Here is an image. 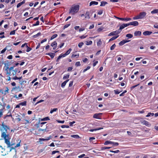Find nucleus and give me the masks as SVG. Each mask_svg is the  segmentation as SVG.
<instances>
[{
  "label": "nucleus",
  "instance_id": "24",
  "mask_svg": "<svg viewBox=\"0 0 158 158\" xmlns=\"http://www.w3.org/2000/svg\"><path fill=\"white\" fill-rule=\"evenodd\" d=\"M50 139V137H48L47 139H44V138H40L39 140L40 141H44L48 140Z\"/></svg>",
  "mask_w": 158,
  "mask_h": 158
},
{
  "label": "nucleus",
  "instance_id": "47",
  "mask_svg": "<svg viewBox=\"0 0 158 158\" xmlns=\"http://www.w3.org/2000/svg\"><path fill=\"white\" fill-rule=\"evenodd\" d=\"M15 30H14L11 31L10 33V35H15Z\"/></svg>",
  "mask_w": 158,
  "mask_h": 158
},
{
  "label": "nucleus",
  "instance_id": "39",
  "mask_svg": "<svg viewBox=\"0 0 158 158\" xmlns=\"http://www.w3.org/2000/svg\"><path fill=\"white\" fill-rule=\"evenodd\" d=\"M104 28V27H100V28H98L97 30V31H98V32H100L102 30H103Z\"/></svg>",
  "mask_w": 158,
  "mask_h": 158
},
{
  "label": "nucleus",
  "instance_id": "14",
  "mask_svg": "<svg viewBox=\"0 0 158 158\" xmlns=\"http://www.w3.org/2000/svg\"><path fill=\"white\" fill-rule=\"evenodd\" d=\"M152 33V31H145L143 33V34L144 35H150Z\"/></svg>",
  "mask_w": 158,
  "mask_h": 158
},
{
  "label": "nucleus",
  "instance_id": "19",
  "mask_svg": "<svg viewBox=\"0 0 158 158\" xmlns=\"http://www.w3.org/2000/svg\"><path fill=\"white\" fill-rule=\"evenodd\" d=\"M98 4V2H96V1H91L89 3V6H91L92 5H97Z\"/></svg>",
  "mask_w": 158,
  "mask_h": 158
},
{
  "label": "nucleus",
  "instance_id": "2",
  "mask_svg": "<svg viewBox=\"0 0 158 158\" xmlns=\"http://www.w3.org/2000/svg\"><path fill=\"white\" fill-rule=\"evenodd\" d=\"M15 67V66L11 67L10 68L7 67L6 70V74H8L9 76H11L12 77V79L13 80H20L22 78V76L18 77L16 76L17 73H20V71L18 68H15L14 69V68Z\"/></svg>",
  "mask_w": 158,
  "mask_h": 158
},
{
  "label": "nucleus",
  "instance_id": "29",
  "mask_svg": "<svg viewBox=\"0 0 158 158\" xmlns=\"http://www.w3.org/2000/svg\"><path fill=\"white\" fill-rule=\"evenodd\" d=\"M126 36L128 38L130 39L133 37V35L131 34H128L126 35Z\"/></svg>",
  "mask_w": 158,
  "mask_h": 158
},
{
  "label": "nucleus",
  "instance_id": "37",
  "mask_svg": "<svg viewBox=\"0 0 158 158\" xmlns=\"http://www.w3.org/2000/svg\"><path fill=\"white\" fill-rule=\"evenodd\" d=\"M46 123V122H42V123H38V124H37V127L38 128V127H39L40 126L39 125L40 124V125H41L40 126H41V127H42V124H44Z\"/></svg>",
  "mask_w": 158,
  "mask_h": 158
},
{
  "label": "nucleus",
  "instance_id": "33",
  "mask_svg": "<svg viewBox=\"0 0 158 158\" xmlns=\"http://www.w3.org/2000/svg\"><path fill=\"white\" fill-rule=\"evenodd\" d=\"M57 110H58V109L56 108H54L53 109H51V110H50V113H51V114H52L53 112H55V111H57Z\"/></svg>",
  "mask_w": 158,
  "mask_h": 158
},
{
  "label": "nucleus",
  "instance_id": "64",
  "mask_svg": "<svg viewBox=\"0 0 158 158\" xmlns=\"http://www.w3.org/2000/svg\"><path fill=\"white\" fill-rule=\"evenodd\" d=\"M7 58L9 59H11L12 58V55H9Z\"/></svg>",
  "mask_w": 158,
  "mask_h": 158
},
{
  "label": "nucleus",
  "instance_id": "20",
  "mask_svg": "<svg viewBox=\"0 0 158 158\" xmlns=\"http://www.w3.org/2000/svg\"><path fill=\"white\" fill-rule=\"evenodd\" d=\"M103 128L102 127H99L96 129H90L89 130L90 131L93 132L94 131H96L98 130H99L101 129H103Z\"/></svg>",
  "mask_w": 158,
  "mask_h": 158
},
{
  "label": "nucleus",
  "instance_id": "4",
  "mask_svg": "<svg viewBox=\"0 0 158 158\" xmlns=\"http://www.w3.org/2000/svg\"><path fill=\"white\" fill-rule=\"evenodd\" d=\"M121 32V31H119V30H118L115 31H114L111 32L108 35L109 36H110L111 35H118Z\"/></svg>",
  "mask_w": 158,
  "mask_h": 158
},
{
  "label": "nucleus",
  "instance_id": "38",
  "mask_svg": "<svg viewBox=\"0 0 158 158\" xmlns=\"http://www.w3.org/2000/svg\"><path fill=\"white\" fill-rule=\"evenodd\" d=\"M50 119L48 117H47L45 118H42L41 119V121H46L48 120H49Z\"/></svg>",
  "mask_w": 158,
  "mask_h": 158
},
{
  "label": "nucleus",
  "instance_id": "49",
  "mask_svg": "<svg viewBox=\"0 0 158 158\" xmlns=\"http://www.w3.org/2000/svg\"><path fill=\"white\" fill-rule=\"evenodd\" d=\"M76 66H80V62L79 61L77 62L75 64Z\"/></svg>",
  "mask_w": 158,
  "mask_h": 158
},
{
  "label": "nucleus",
  "instance_id": "1",
  "mask_svg": "<svg viewBox=\"0 0 158 158\" xmlns=\"http://www.w3.org/2000/svg\"><path fill=\"white\" fill-rule=\"evenodd\" d=\"M2 127H0V131L2 132L1 137L5 139V143L7 145V147H10L12 145L10 143V138L8 133V131H10V127L6 125L4 122L2 123Z\"/></svg>",
  "mask_w": 158,
  "mask_h": 158
},
{
  "label": "nucleus",
  "instance_id": "31",
  "mask_svg": "<svg viewBox=\"0 0 158 158\" xmlns=\"http://www.w3.org/2000/svg\"><path fill=\"white\" fill-rule=\"evenodd\" d=\"M152 14H156L158 13V9H154L151 12Z\"/></svg>",
  "mask_w": 158,
  "mask_h": 158
},
{
  "label": "nucleus",
  "instance_id": "18",
  "mask_svg": "<svg viewBox=\"0 0 158 158\" xmlns=\"http://www.w3.org/2000/svg\"><path fill=\"white\" fill-rule=\"evenodd\" d=\"M69 54V49L68 50L66 53L64 54H63V53L61 54L62 56L63 57H65L67 55H68Z\"/></svg>",
  "mask_w": 158,
  "mask_h": 158
},
{
  "label": "nucleus",
  "instance_id": "43",
  "mask_svg": "<svg viewBox=\"0 0 158 158\" xmlns=\"http://www.w3.org/2000/svg\"><path fill=\"white\" fill-rule=\"evenodd\" d=\"M79 56V55H76V54H73L72 55L71 57L72 58L73 57H75L76 58H77Z\"/></svg>",
  "mask_w": 158,
  "mask_h": 158
},
{
  "label": "nucleus",
  "instance_id": "59",
  "mask_svg": "<svg viewBox=\"0 0 158 158\" xmlns=\"http://www.w3.org/2000/svg\"><path fill=\"white\" fill-rule=\"evenodd\" d=\"M124 27H127L130 25L129 23H123Z\"/></svg>",
  "mask_w": 158,
  "mask_h": 158
},
{
  "label": "nucleus",
  "instance_id": "48",
  "mask_svg": "<svg viewBox=\"0 0 158 158\" xmlns=\"http://www.w3.org/2000/svg\"><path fill=\"white\" fill-rule=\"evenodd\" d=\"M110 152H113V153H118L119 152V150H117L115 151L110 150Z\"/></svg>",
  "mask_w": 158,
  "mask_h": 158
},
{
  "label": "nucleus",
  "instance_id": "56",
  "mask_svg": "<svg viewBox=\"0 0 158 158\" xmlns=\"http://www.w3.org/2000/svg\"><path fill=\"white\" fill-rule=\"evenodd\" d=\"M75 123V121H73L72 122H70V126H73V125Z\"/></svg>",
  "mask_w": 158,
  "mask_h": 158
},
{
  "label": "nucleus",
  "instance_id": "40",
  "mask_svg": "<svg viewBox=\"0 0 158 158\" xmlns=\"http://www.w3.org/2000/svg\"><path fill=\"white\" fill-rule=\"evenodd\" d=\"M102 44V42L101 40V39H100L99 41L97 42V44L98 46H100Z\"/></svg>",
  "mask_w": 158,
  "mask_h": 158
},
{
  "label": "nucleus",
  "instance_id": "15",
  "mask_svg": "<svg viewBox=\"0 0 158 158\" xmlns=\"http://www.w3.org/2000/svg\"><path fill=\"white\" fill-rule=\"evenodd\" d=\"M141 35V32L140 31H136L134 32V35L135 36H140Z\"/></svg>",
  "mask_w": 158,
  "mask_h": 158
},
{
  "label": "nucleus",
  "instance_id": "11",
  "mask_svg": "<svg viewBox=\"0 0 158 158\" xmlns=\"http://www.w3.org/2000/svg\"><path fill=\"white\" fill-rule=\"evenodd\" d=\"M116 18L118 19L123 20V21H130L131 20V19L130 18H121L119 17H115Z\"/></svg>",
  "mask_w": 158,
  "mask_h": 158
},
{
  "label": "nucleus",
  "instance_id": "12",
  "mask_svg": "<svg viewBox=\"0 0 158 158\" xmlns=\"http://www.w3.org/2000/svg\"><path fill=\"white\" fill-rule=\"evenodd\" d=\"M130 40H123L119 43V45L120 46H122L125 43L129 42Z\"/></svg>",
  "mask_w": 158,
  "mask_h": 158
},
{
  "label": "nucleus",
  "instance_id": "55",
  "mask_svg": "<svg viewBox=\"0 0 158 158\" xmlns=\"http://www.w3.org/2000/svg\"><path fill=\"white\" fill-rule=\"evenodd\" d=\"M39 24V22L38 21H37L36 22V23L35 24H34L33 25V26H36L38 25Z\"/></svg>",
  "mask_w": 158,
  "mask_h": 158
},
{
  "label": "nucleus",
  "instance_id": "5",
  "mask_svg": "<svg viewBox=\"0 0 158 158\" xmlns=\"http://www.w3.org/2000/svg\"><path fill=\"white\" fill-rule=\"evenodd\" d=\"M52 127L53 125L52 123L47 124L46 127L47 131L51 130Z\"/></svg>",
  "mask_w": 158,
  "mask_h": 158
},
{
  "label": "nucleus",
  "instance_id": "32",
  "mask_svg": "<svg viewBox=\"0 0 158 158\" xmlns=\"http://www.w3.org/2000/svg\"><path fill=\"white\" fill-rule=\"evenodd\" d=\"M58 36V35L57 34H55L53 35L52 37H51L50 38V40H52L53 39H54V38Z\"/></svg>",
  "mask_w": 158,
  "mask_h": 158
},
{
  "label": "nucleus",
  "instance_id": "3",
  "mask_svg": "<svg viewBox=\"0 0 158 158\" xmlns=\"http://www.w3.org/2000/svg\"><path fill=\"white\" fill-rule=\"evenodd\" d=\"M79 7L80 6L78 5H73L70 10V13L74 15L75 13L78 12L79 10Z\"/></svg>",
  "mask_w": 158,
  "mask_h": 158
},
{
  "label": "nucleus",
  "instance_id": "63",
  "mask_svg": "<svg viewBox=\"0 0 158 158\" xmlns=\"http://www.w3.org/2000/svg\"><path fill=\"white\" fill-rule=\"evenodd\" d=\"M69 26V24L65 25L63 29H64L65 28L68 27Z\"/></svg>",
  "mask_w": 158,
  "mask_h": 158
},
{
  "label": "nucleus",
  "instance_id": "46",
  "mask_svg": "<svg viewBox=\"0 0 158 158\" xmlns=\"http://www.w3.org/2000/svg\"><path fill=\"white\" fill-rule=\"evenodd\" d=\"M83 44H84V43H83V42H81V43H80L78 44V46L79 48H81Z\"/></svg>",
  "mask_w": 158,
  "mask_h": 158
},
{
  "label": "nucleus",
  "instance_id": "26",
  "mask_svg": "<svg viewBox=\"0 0 158 158\" xmlns=\"http://www.w3.org/2000/svg\"><path fill=\"white\" fill-rule=\"evenodd\" d=\"M41 35V32H39L37 34L33 35V38H36L38 36H39Z\"/></svg>",
  "mask_w": 158,
  "mask_h": 158
},
{
  "label": "nucleus",
  "instance_id": "51",
  "mask_svg": "<svg viewBox=\"0 0 158 158\" xmlns=\"http://www.w3.org/2000/svg\"><path fill=\"white\" fill-rule=\"evenodd\" d=\"M140 19L139 17V15H137L135 17H134L133 18V19L134 20L137 19Z\"/></svg>",
  "mask_w": 158,
  "mask_h": 158
},
{
  "label": "nucleus",
  "instance_id": "25",
  "mask_svg": "<svg viewBox=\"0 0 158 158\" xmlns=\"http://www.w3.org/2000/svg\"><path fill=\"white\" fill-rule=\"evenodd\" d=\"M69 80H67L63 82L61 85V87L63 88L65 86L67 82L69 81Z\"/></svg>",
  "mask_w": 158,
  "mask_h": 158
},
{
  "label": "nucleus",
  "instance_id": "16",
  "mask_svg": "<svg viewBox=\"0 0 158 158\" xmlns=\"http://www.w3.org/2000/svg\"><path fill=\"white\" fill-rule=\"evenodd\" d=\"M90 13L89 11H87L85 14V18L86 19H89L90 18L89 17Z\"/></svg>",
  "mask_w": 158,
  "mask_h": 158
},
{
  "label": "nucleus",
  "instance_id": "13",
  "mask_svg": "<svg viewBox=\"0 0 158 158\" xmlns=\"http://www.w3.org/2000/svg\"><path fill=\"white\" fill-rule=\"evenodd\" d=\"M130 25H133L134 26H137L138 25L139 23L137 21H134L129 23Z\"/></svg>",
  "mask_w": 158,
  "mask_h": 158
},
{
  "label": "nucleus",
  "instance_id": "52",
  "mask_svg": "<svg viewBox=\"0 0 158 158\" xmlns=\"http://www.w3.org/2000/svg\"><path fill=\"white\" fill-rule=\"evenodd\" d=\"M69 77V75L68 74L67 75H66L65 76H64L63 77V79H65L67 78H68Z\"/></svg>",
  "mask_w": 158,
  "mask_h": 158
},
{
  "label": "nucleus",
  "instance_id": "8",
  "mask_svg": "<svg viewBox=\"0 0 158 158\" xmlns=\"http://www.w3.org/2000/svg\"><path fill=\"white\" fill-rule=\"evenodd\" d=\"M141 123L145 125L148 127H150L151 125V124H149V123L148 122L145 120L141 121Z\"/></svg>",
  "mask_w": 158,
  "mask_h": 158
},
{
  "label": "nucleus",
  "instance_id": "35",
  "mask_svg": "<svg viewBox=\"0 0 158 158\" xmlns=\"http://www.w3.org/2000/svg\"><path fill=\"white\" fill-rule=\"evenodd\" d=\"M112 147H101V149L102 150H104L107 149H110Z\"/></svg>",
  "mask_w": 158,
  "mask_h": 158
},
{
  "label": "nucleus",
  "instance_id": "9",
  "mask_svg": "<svg viewBox=\"0 0 158 158\" xmlns=\"http://www.w3.org/2000/svg\"><path fill=\"white\" fill-rule=\"evenodd\" d=\"M102 114V113L95 114L94 115L93 117L95 118L100 119V116Z\"/></svg>",
  "mask_w": 158,
  "mask_h": 158
},
{
  "label": "nucleus",
  "instance_id": "7",
  "mask_svg": "<svg viewBox=\"0 0 158 158\" xmlns=\"http://www.w3.org/2000/svg\"><path fill=\"white\" fill-rule=\"evenodd\" d=\"M57 52H58V51H56L55 52V53H53V52L48 53H46L45 54L46 55H48L50 57L51 59H53L55 56V53H56Z\"/></svg>",
  "mask_w": 158,
  "mask_h": 158
},
{
  "label": "nucleus",
  "instance_id": "58",
  "mask_svg": "<svg viewBox=\"0 0 158 158\" xmlns=\"http://www.w3.org/2000/svg\"><path fill=\"white\" fill-rule=\"evenodd\" d=\"M44 100H40L39 101L37 102L35 104V105H37V104H38V103H41V102H43L44 101Z\"/></svg>",
  "mask_w": 158,
  "mask_h": 158
},
{
  "label": "nucleus",
  "instance_id": "45",
  "mask_svg": "<svg viewBox=\"0 0 158 158\" xmlns=\"http://www.w3.org/2000/svg\"><path fill=\"white\" fill-rule=\"evenodd\" d=\"M125 27H124V26H123V24H122V25H121L120 26V27H119V31H121Z\"/></svg>",
  "mask_w": 158,
  "mask_h": 158
},
{
  "label": "nucleus",
  "instance_id": "10",
  "mask_svg": "<svg viewBox=\"0 0 158 158\" xmlns=\"http://www.w3.org/2000/svg\"><path fill=\"white\" fill-rule=\"evenodd\" d=\"M51 46L53 48V49H55L57 46V43L56 41H54L51 44Z\"/></svg>",
  "mask_w": 158,
  "mask_h": 158
},
{
  "label": "nucleus",
  "instance_id": "34",
  "mask_svg": "<svg viewBox=\"0 0 158 158\" xmlns=\"http://www.w3.org/2000/svg\"><path fill=\"white\" fill-rule=\"evenodd\" d=\"M112 143V142L110 141H106L104 144L105 145H107L108 144H111Z\"/></svg>",
  "mask_w": 158,
  "mask_h": 158
},
{
  "label": "nucleus",
  "instance_id": "57",
  "mask_svg": "<svg viewBox=\"0 0 158 158\" xmlns=\"http://www.w3.org/2000/svg\"><path fill=\"white\" fill-rule=\"evenodd\" d=\"M21 140L20 141V142H19L15 146V148H16L20 146V143L21 142Z\"/></svg>",
  "mask_w": 158,
  "mask_h": 158
},
{
  "label": "nucleus",
  "instance_id": "41",
  "mask_svg": "<svg viewBox=\"0 0 158 158\" xmlns=\"http://www.w3.org/2000/svg\"><path fill=\"white\" fill-rule=\"evenodd\" d=\"M63 57L62 56L61 54H60L58 57L57 60H56V61L57 62H59V60L62 58Z\"/></svg>",
  "mask_w": 158,
  "mask_h": 158
},
{
  "label": "nucleus",
  "instance_id": "42",
  "mask_svg": "<svg viewBox=\"0 0 158 158\" xmlns=\"http://www.w3.org/2000/svg\"><path fill=\"white\" fill-rule=\"evenodd\" d=\"M18 115L19 116V117L17 118H16V119L19 122L21 120V117L18 114Z\"/></svg>",
  "mask_w": 158,
  "mask_h": 158
},
{
  "label": "nucleus",
  "instance_id": "6",
  "mask_svg": "<svg viewBox=\"0 0 158 158\" xmlns=\"http://www.w3.org/2000/svg\"><path fill=\"white\" fill-rule=\"evenodd\" d=\"M146 15V13L145 12H140L139 15V17L140 19H142L144 18V17Z\"/></svg>",
  "mask_w": 158,
  "mask_h": 158
},
{
  "label": "nucleus",
  "instance_id": "17",
  "mask_svg": "<svg viewBox=\"0 0 158 158\" xmlns=\"http://www.w3.org/2000/svg\"><path fill=\"white\" fill-rule=\"evenodd\" d=\"M25 0H23V1L22 2L19 3L17 5V8L19 7L20 6H21L23 4H24L25 2Z\"/></svg>",
  "mask_w": 158,
  "mask_h": 158
},
{
  "label": "nucleus",
  "instance_id": "53",
  "mask_svg": "<svg viewBox=\"0 0 158 158\" xmlns=\"http://www.w3.org/2000/svg\"><path fill=\"white\" fill-rule=\"evenodd\" d=\"M92 42L91 41H90L89 42L88 41H86V44L87 45H89L92 44Z\"/></svg>",
  "mask_w": 158,
  "mask_h": 158
},
{
  "label": "nucleus",
  "instance_id": "22",
  "mask_svg": "<svg viewBox=\"0 0 158 158\" xmlns=\"http://www.w3.org/2000/svg\"><path fill=\"white\" fill-rule=\"evenodd\" d=\"M9 113H10V114H7L6 115V116H5L4 117V118L5 119L7 117H12V114L11 113V110H9L8 111V112L7 113V114H8Z\"/></svg>",
  "mask_w": 158,
  "mask_h": 158
},
{
  "label": "nucleus",
  "instance_id": "60",
  "mask_svg": "<svg viewBox=\"0 0 158 158\" xmlns=\"http://www.w3.org/2000/svg\"><path fill=\"white\" fill-rule=\"evenodd\" d=\"M139 85V84L135 85L133 86H131V90H132L133 89L135 88V87H137V86H138Z\"/></svg>",
  "mask_w": 158,
  "mask_h": 158
},
{
  "label": "nucleus",
  "instance_id": "30",
  "mask_svg": "<svg viewBox=\"0 0 158 158\" xmlns=\"http://www.w3.org/2000/svg\"><path fill=\"white\" fill-rule=\"evenodd\" d=\"M27 44V45L26 46V47L27 48V49L26 50V52H28L32 50V48H31L28 47Z\"/></svg>",
  "mask_w": 158,
  "mask_h": 158
},
{
  "label": "nucleus",
  "instance_id": "28",
  "mask_svg": "<svg viewBox=\"0 0 158 158\" xmlns=\"http://www.w3.org/2000/svg\"><path fill=\"white\" fill-rule=\"evenodd\" d=\"M119 36L118 35L117 36H114L111 38V39H110L109 41V42H110V41H112L113 40H115V39H117L118 37Z\"/></svg>",
  "mask_w": 158,
  "mask_h": 158
},
{
  "label": "nucleus",
  "instance_id": "54",
  "mask_svg": "<svg viewBox=\"0 0 158 158\" xmlns=\"http://www.w3.org/2000/svg\"><path fill=\"white\" fill-rule=\"evenodd\" d=\"M114 93L115 94H119L120 92H119L118 89L114 90Z\"/></svg>",
  "mask_w": 158,
  "mask_h": 158
},
{
  "label": "nucleus",
  "instance_id": "23",
  "mask_svg": "<svg viewBox=\"0 0 158 158\" xmlns=\"http://www.w3.org/2000/svg\"><path fill=\"white\" fill-rule=\"evenodd\" d=\"M72 137L76 139H78L80 138V136L77 135H70Z\"/></svg>",
  "mask_w": 158,
  "mask_h": 158
},
{
  "label": "nucleus",
  "instance_id": "44",
  "mask_svg": "<svg viewBox=\"0 0 158 158\" xmlns=\"http://www.w3.org/2000/svg\"><path fill=\"white\" fill-rule=\"evenodd\" d=\"M6 50H7V48H6V47L1 51V53H2V54L4 53Z\"/></svg>",
  "mask_w": 158,
  "mask_h": 158
},
{
  "label": "nucleus",
  "instance_id": "62",
  "mask_svg": "<svg viewBox=\"0 0 158 158\" xmlns=\"http://www.w3.org/2000/svg\"><path fill=\"white\" fill-rule=\"evenodd\" d=\"M102 13H103V10H100L98 12V14L99 15H101L102 14Z\"/></svg>",
  "mask_w": 158,
  "mask_h": 158
},
{
  "label": "nucleus",
  "instance_id": "61",
  "mask_svg": "<svg viewBox=\"0 0 158 158\" xmlns=\"http://www.w3.org/2000/svg\"><path fill=\"white\" fill-rule=\"evenodd\" d=\"M47 39H44V40H42L41 42H40V44H42L43 43L45 42H46L47 41Z\"/></svg>",
  "mask_w": 158,
  "mask_h": 158
},
{
  "label": "nucleus",
  "instance_id": "27",
  "mask_svg": "<svg viewBox=\"0 0 158 158\" xmlns=\"http://www.w3.org/2000/svg\"><path fill=\"white\" fill-rule=\"evenodd\" d=\"M27 101H24L22 102H20L19 105L22 106H26L27 105Z\"/></svg>",
  "mask_w": 158,
  "mask_h": 158
},
{
  "label": "nucleus",
  "instance_id": "50",
  "mask_svg": "<svg viewBox=\"0 0 158 158\" xmlns=\"http://www.w3.org/2000/svg\"><path fill=\"white\" fill-rule=\"evenodd\" d=\"M59 152H60V151H54L52 152V155H53V154H55L56 153H59Z\"/></svg>",
  "mask_w": 158,
  "mask_h": 158
},
{
  "label": "nucleus",
  "instance_id": "21",
  "mask_svg": "<svg viewBox=\"0 0 158 158\" xmlns=\"http://www.w3.org/2000/svg\"><path fill=\"white\" fill-rule=\"evenodd\" d=\"M107 4V2L105 1H102L101 2V5H100L101 6H104L106 4Z\"/></svg>",
  "mask_w": 158,
  "mask_h": 158
},
{
  "label": "nucleus",
  "instance_id": "36",
  "mask_svg": "<svg viewBox=\"0 0 158 158\" xmlns=\"http://www.w3.org/2000/svg\"><path fill=\"white\" fill-rule=\"evenodd\" d=\"M116 47V45L115 44H114L112 46H111L110 48V49L111 50H113Z\"/></svg>",
  "mask_w": 158,
  "mask_h": 158
}]
</instances>
